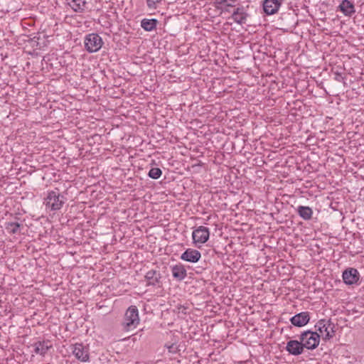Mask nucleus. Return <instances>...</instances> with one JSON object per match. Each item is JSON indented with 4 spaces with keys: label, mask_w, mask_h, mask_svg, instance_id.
Returning a JSON list of instances; mask_svg holds the SVG:
<instances>
[{
    "label": "nucleus",
    "mask_w": 364,
    "mask_h": 364,
    "mask_svg": "<svg viewBox=\"0 0 364 364\" xmlns=\"http://www.w3.org/2000/svg\"><path fill=\"white\" fill-rule=\"evenodd\" d=\"M66 198L61 195L58 188L48 192L44 199V204L47 208L55 211L60 210L65 203Z\"/></svg>",
    "instance_id": "1"
},
{
    "label": "nucleus",
    "mask_w": 364,
    "mask_h": 364,
    "mask_svg": "<svg viewBox=\"0 0 364 364\" xmlns=\"http://www.w3.org/2000/svg\"><path fill=\"white\" fill-rule=\"evenodd\" d=\"M139 323L138 309L135 306H129L125 312L122 323L124 329L130 331L134 329Z\"/></svg>",
    "instance_id": "2"
},
{
    "label": "nucleus",
    "mask_w": 364,
    "mask_h": 364,
    "mask_svg": "<svg viewBox=\"0 0 364 364\" xmlns=\"http://www.w3.org/2000/svg\"><path fill=\"white\" fill-rule=\"evenodd\" d=\"M320 337L316 331H306L300 334L299 340L301 341L305 348L314 350L319 345Z\"/></svg>",
    "instance_id": "3"
},
{
    "label": "nucleus",
    "mask_w": 364,
    "mask_h": 364,
    "mask_svg": "<svg viewBox=\"0 0 364 364\" xmlns=\"http://www.w3.org/2000/svg\"><path fill=\"white\" fill-rule=\"evenodd\" d=\"M335 326L330 320L321 319L315 325L316 331L323 335L324 340H329L335 335Z\"/></svg>",
    "instance_id": "4"
},
{
    "label": "nucleus",
    "mask_w": 364,
    "mask_h": 364,
    "mask_svg": "<svg viewBox=\"0 0 364 364\" xmlns=\"http://www.w3.org/2000/svg\"><path fill=\"white\" fill-rule=\"evenodd\" d=\"M103 44L102 38L97 33H90L85 39V46L89 53L98 51Z\"/></svg>",
    "instance_id": "5"
},
{
    "label": "nucleus",
    "mask_w": 364,
    "mask_h": 364,
    "mask_svg": "<svg viewBox=\"0 0 364 364\" xmlns=\"http://www.w3.org/2000/svg\"><path fill=\"white\" fill-rule=\"evenodd\" d=\"M71 350L72 353L79 361L84 363L90 361L89 348L82 343H76L72 345Z\"/></svg>",
    "instance_id": "6"
},
{
    "label": "nucleus",
    "mask_w": 364,
    "mask_h": 364,
    "mask_svg": "<svg viewBox=\"0 0 364 364\" xmlns=\"http://www.w3.org/2000/svg\"><path fill=\"white\" fill-rule=\"evenodd\" d=\"M343 282L347 285L357 284L360 279L358 271L353 267L347 268L342 274Z\"/></svg>",
    "instance_id": "7"
},
{
    "label": "nucleus",
    "mask_w": 364,
    "mask_h": 364,
    "mask_svg": "<svg viewBox=\"0 0 364 364\" xmlns=\"http://www.w3.org/2000/svg\"><path fill=\"white\" fill-rule=\"evenodd\" d=\"M146 282V286H152L155 287H161L162 285L161 273L154 269L148 271L144 277Z\"/></svg>",
    "instance_id": "8"
},
{
    "label": "nucleus",
    "mask_w": 364,
    "mask_h": 364,
    "mask_svg": "<svg viewBox=\"0 0 364 364\" xmlns=\"http://www.w3.org/2000/svg\"><path fill=\"white\" fill-rule=\"evenodd\" d=\"M209 229L204 226H199L193 230L192 237L194 243H205L209 238Z\"/></svg>",
    "instance_id": "9"
},
{
    "label": "nucleus",
    "mask_w": 364,
    "mask_h": 364,
    "mask_svg": "<svg viewBox=\"0 0 364 364\" xmlns=\"http://www.w3.org/2000/svg\"><path fill=\"white\" fill-rule=\"evenodd\" d=\"M304 349V346L301 340H290L287 342L286 346L287 351L293 355H301Z\"/></svg>",
    "instance_id": "10"
},
{
    "label": "nucleus",
    "mask_w": 364,
    "mask_h": 364,
    "mask_svg": "<svg viewBox=\"0 0 364 364\" xmlns=\"http://www.w3.org/2000/svg\"><path fill=\"white\" fill-rule=\"evenodd\" d=\"M309 320L310 316L308 311L299 313L290 318L291 323L297 327L304 326L309 322Z\"/></svg>",
    "instance_id": "11"
},
{
    "label": "nucleus",
    "mask_w": 364,
    "mask_h": 364,
    "mask_svg": "<svg viewBox=\"0 0 364 364\" xmlns=\"http://www.w3.org/2000/svg\"><path fill=\"white\" fill-rule=\"evenodd\" d=\"M282 4L281 0H264L263 10L267 15H272L277 12Z\"/></svg>",
    "instance_id": "12"
},
{
    "label": "nucleus",
    "mask_w": 364,
    "mask_h": 364,
    "mask_svg": "<svg viewBox=\"0 0 364 364\" xmlns=\"http://www.w3.org/2000/svg\"><path fill=\"white\" fill-rule=\"evenodd\" d=\"M200 257H201V254L198 250H194V249H191V248L187 249L181 255V259L182 260L192 262V263H196V262H198L199 259H200Z\"/></svg>",
    "instance_id": "13"
},
{
    "label": "nucleus",
    "mask_w": 364,
    "mask_h": 364,
    "mask_svg": "<svg viewBox=\"0 0 364 364\" xmlns=\"http://www.w3.org/2000/svg\"><path fill=\"white\" fill-rule=\"evenodd\" d=\"M34 352L36 354L41 355L42 356H45V355L48 353V350H50L53 346L50 343V341H37L33 344Z\"/></svg>",
    "instance_id": "14"
},
{
    "label": "nucleus",
    "mask_w": 364,
    "mask_h": 364,
    "mask_svg": "<svg viewBox=\"0 0 364 364\" xmlns=\"http://www.w3.org/2000/svg\"><path fill=\"white\" fill-rule=\"evenodd\" d=\"M247 17L248 14L245 12L243 6L237 7L232 14V18L240 25L245 24Z\"/></svg>",
    "instance_id": "15"
},
{
    "label": "nucleus",
    "mask_w": 364,
    "mask_h": 364,
    "mask_svg": "<svg viewBox=\"0 0 364 364\" xmlns=\"http://www.w3.org/2000/svg\"><path fill=\"white\" fill-rule=\"evenodd\" d=\"M173 277L177 281L183 280L187 276V272L185 267L181 264H176L171 267Z\"/></svg>",
    "instance_id": "16"
},
{
    "label": "nucleus",
    "mask_w": 364,
    "mask_h": 364,
    "mask_svg": "<svg viewBox=\"0 0 364 364\" xmlns=\"http://www.w3.org/2000/svg\"><path fill=\"white\" fill-rule=\"evenodd\" d=\"M338 8L345 16H351L355 12L353 3L349 0H343Z\"/></svg>",
    "instance_id": "17"
},
{
    "label": "nucleus",
    "mask_w": 364,
    "mask_h": 364,
    "mask_svg": "<svg viewBox=\"0 0 364 364\" xmlns=\"http://www.w3.org/2000/svg\"><path fill=\"white\" fill-rule=\"evenodd\" d=\"M67 4L75 12L82 13L85 10L87 1L86 0H66Z\"/></svg>",
    "instance_id": "18"
},
{
    "label": "nucleus",
    "mask_w": 364,
    "mask_h": 364,
    "mask_svg": "<svg viewBox=\"0 0 364 364\" xmlns=\"http://www.w3.org/2000/svg\"><path fill=\"white\" fill-rule=\"evenodd\" d=\"M296 212L305 220H309L312 218L313 210L309 206L299 205L296 209Z\"/></svg>",
    "instance_id": "19"
},
{
    "label": "nucleus",
    "mask_w": 364,
    "mask_h": 364,
    "mask_svg": "<svg viewBox=\"0 0 364 364\" xmlns=\"http://www.w3.org/2000/svg\"><path fill=\"white\" fill-rule=\"evenodd\" d=\"M22 228L23 225L17 222H9L5 223V229L10 234L14 235L20 233Z\"/></svg>",
    "instance_id": "20"
},
{
    "label": "nucleus",
    "mask_w": 364,
    "mask_h": 364,
    "mask_svg": "<svg viewBox=\"0 0 364 364\" xmlns=\"http://www.w3.org/2000/svg\"><path fill=\"white\" fill-rule=\"evenodd\" d=\"M158 21L155 18H144L141 21V26L146 31H151L156 29Z\"/></svg>",
    "instance_id": "21"
},
{
    "label": "nucleus",
    "mask_w": 364,
    "mask_h": 364,
    "mask_svg": "<svg viewBox=\"0 0 364 364\" xmlns=\"http://www.w3.org/2000/svg\"><path fill=\"white\" fill-rule=\"evenodd\" d=\"M165 348L168 349V351L170 353L176 354L179 353L182 350L181 345H178L176 343V341L175 339H173V342L171 343H166L164 346Z\"/></svg>",
    "instance_id": "22"
},
{
    "label": "nucleus",
    "mask_w": 364,
    "mask_h": 364,
    "mask_svg": "<svg viewBox=\"0 0 364 364\" xmlns=\"http://www.w3.org/2000/svg\"><path fill=\"white\" fill-rule=\"evenodd\" d=\"M162 171L159 168H151L148 176L153 179H158L161 177Z\"/></svg>",
    "instance_id": "23"
},
{
    "label": "nucleus",
    "mask_w": 364,
    "mask_h": 364,
    "mask_svg": "<svg viewBox=\"0 0 364 364\" xmlns=\"http://www.w3.org/2000/svg\"><path fill=\"white\" fill-rule=\"evenodd\" d=\"M162 0H146L147 6L149 9H155L157 4L160 3Z\"/></svg>",
    "instance_id": "24"
},
{
    "label": "nucleus",
    "mask_w": 364,
    "mask_h": 364,
    "mask_svg": "<svg viewBox=\"0 0 364 364\" xmlns=\"http://www.w3.org/2000/svg\"><path fill=\"white\" fill-rule=\"evenodd\" d=\"M235 0H220V4H225L227 6L233 7L235 6L234 3Z\"/></svg>",
    "instance_id": "25"
},
{
    "label": "nucleus",
    "mask_w": 364,
    "mask_h": 364,
    "mask_svg": "<svg viewBox=\"0 0 364 364\" xmlns=\"http://www.w3.org/2000/svg\"><path fill=\"white\" fill-rule=\"evenodd\" d=\"M343 79H344V77L341 75V74L338 73H336V77H335L336 80L341 82V81H343Z\"/></svg>",
    "instance_id": "26"
}]
</instances>
